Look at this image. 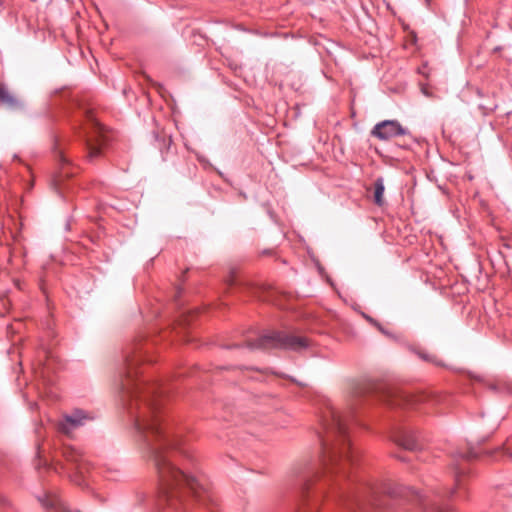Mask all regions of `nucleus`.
Masks as SVG:
<instances>
[{
  "label": "nucleus",
  "mask_w": 512,
  "mask_h": 512,
  "mask_svg": "<svg viewBox=\"0 0 512 512\" xmlns=\"http://www.w3.org/2000/svg\"><path fill=\"white\" fill-rule=\"evenodd\" d=\"M366 393L367 387L355 388L345 412L336 410L330 404L323 411L325 434L321 437L319 467L305 464L295 470L293 493L300 501V509L303 512H318L322 501L327 499L341 505L342 512H369V509H382L388 497L414 502L426 512H449L450 506L444 500L453 497L464 487L463 480L469 470L462 465V461L476 457L471 450L452 454L455 486L445 492L433 491L428 495L390 480L372 483L352 477L349 469L356 465L358 453L351 446L347 423L355 413L357 399Z\"/></svg>",
  "instance_id": "obj_1"
},
{
  "label": "nucleus",
  "mask_w": 512,
  "mask_h": 512,
  "mask_svg": "<svg viewBox=\"0 0 512 512\" xmlns=\"http://www.w3.org/2000/svg\"><path fill=\"white\" fill-rule=\"evenodd\" d=\"M142 359L141 351L126 355L120 391L134 428L154 460L161 497L174 508L184 505L189 496L204 502L208 498L205 477L197 471L188 451L181 447L180 439L164 425L160 407L163 391L156 383L137 379V366Z\"/></svg>",
  "instance_id": "obj_2"
},
{
  "label": "nucleus",
  "mask_w": 512,
  "mask_h": 512,
  "mask_svg": "<svg viewBox=\"0 0 512 512\" xmlns=\"http://www.w3.org/2000/svg\"><path fill=\"white\" fill-rule=\"evenodd\" d=\"M245 346L250 350L280 348L300 351L309 346V340L282 331H272L255 340H246Z\"/></svg>",
  "instance_id": "obj_3"
},
{
  "label": "nucleus",
  "mask_w": 512,
  "mask_h": 512,
  "mask_svg": "<svg viewBox=\"0 0 512 512\" xmlns=\"http://www.w3.org/2000/svg\"><path fill=\"white\" fill-rule=\"evenodd\" d=\"M86 123L83 126L87 158L93 161L101 155L107 141L104 127L95 119L91 111L85 112Z\"/></svg>",
  "instance_id": "obj_4"
},
{
  "label": "nucleus",
  "mask_w": 512,
  "mask_h": 512,
  "mask_svg": "<svg viewBox=\"0 0 512 512\" xmlns=\"http://www.w3.org/2000/svg\"><path fill=\"white\" fill-rule=\"evenodd\" d=\"M382 398L392 408H416L426 399V396L388 390L382 394Z\"/></svg>",
  "instance_id": "obj_5"
},
{
  "label": "nucleus",
  "mask_w": 512,
  "mask_h": 512,
  "mask_svg": "<svg viewBox=\"0 0 512 512\" xmlns=\"http://www.w3.org/2000/svg\"><path fill=\"white\" fill-rule=\"evenodd\" d=\"M407 134H409L408 129L403 127L397 120H383L377 123L371 130V135L381 141H388Z\"/></svg>",
  "instance_id": "obj_6"
},
{
  "label": "nucleus",
  "mask_w": 512,
  "mask_h": 512,
  "mask_svg": "<svg viewBox=\"0 0 512 512\" xmlns=\"http://www.w3.org/2000/svg\"><path fill=\"white\" fill-rule=\"evenodd\" d=\"M392 439L397 445L406 450L415 451L420 447L415 431L408 426H397Z\"/></svg>",
  "instance_id": "obj_7"
},
{
  "label": "nucleus",
  "mask_w": 512,
  "mask_h": 512,
  "mask_svg": "<svg viewBox=\"0 0 512 512\" xmlns=\"http://www.w3.org/2000/svg\"><path fill=\"white\" fill-rule=\"evenodd\" d=\"M89 416L83 410H74L70 414L63 417L58 423V430L64 434H70L74 429L82 426L85 421L89 420Z\"/></svg>",
  "instance_id": "obj_8"
},
{
  "label": "nucleus",
  "mask_w": 512,
  "mask_h": 512,
  "mask_svg": "<svg viewBox=\"0 0 512 512\" xmlns=\"http://www.w3.org/2000/svg\"><path fill=\"white\" fill-rule=\"evenodd\" d=\"M0 102L12 110L25 108L23 101L12 94L4 84H0Z\"/></svg>",
  "instance_id": "obj_9"
},
{
  "label": "nucleus",
  "mask_w": 512,
  "mask_h": 512,
  "mask_svg": "<svg viewBox=\"0 0 512 512\" xmlns=\"http://www.w3.org/2000/svg\"><path fill=\"white\" fill-rule=\"evenodd\" d=\"M385 191L384 181L382 178H377L374 182V201L377 205L381 206L384 202L383 195Z\"/></svg>",
  "instance_id": "obj_10"
},
{
  "label": "nucleus",
  "mask_w": 512,
  "mask_h": 512,
  "mask_svg": "<svg viewBox=\"0 0 512 512\" xmlns=\"http://www.w3.org/2000/svg\"><path fill=\"white\" fill-rule=\"evenodd\" d=\"M64 455L65 457L67 458L68 461H71V462H75L77 464V469L82 472V468H81V465L80 463H78L80 461V457L81 455L79 454L78 451H76L75 449L71 448V449H67L65 452H64Z\"/></svg>",
  "instance_id": "obj_11"
},
{
  "label": "nucleus",
  "mask_w": 512,
  "mask_h": 512,
  "mask_svg": "<svg viewBox=\"0 0 512 512\" xmlns=\"http://www.w3.org/2000/svg\"><path fill=\"white\" fill-rule=\"evenodd\" d=\"M57 158H58V161H59L60 165L62 166L59 177L61 178V177H64V176L65 177L70 176V173L65 170V167L69 165L68 159L64 156V154L62 152H58Z\"/></svg>",
  "instance_id": "obj_12"
},
{
  "label": "nucleus",
  "mask_w": 512,
  "mask_h": 512,
  "mask_svg": "<svg viewBox=\"0 0 512 512\" xmlns=\"http://www.w3.org/2000/svg\"><path fill=\"white\" fill-rule=\"evenodd\" d=\"M419 357L421 359H423L424 361H428V362H432V363H435L437 365H439L440 363L436 360V356L435 355H431L429 353H426V352H419L418 353Z\"/></svg>",
  "instance_id": "obj_13"
},
{
  "label": "nucleus",
  "mask_w": 512,
  "mask_h": 512,
  "mask_svg": "<svg viewBox=\"0 0 512 512\" xmlns=\"http://www.w3.org/2000/svg\"><path fill=\"white\" fill-rule=\"evenodd\" d=\"M146 500V494L144 492H138L136 494V501L141 504L144 503Z\"/></svg>",
  "instance_id": "obj_14"
},
{
  "label": "nucleus",
  "mask_w": 512,
  "mask_h": 512,
  "mask_svg": "<svg viewBox=\"0 0 512 512\" xmlns=\"http://www.w3.org/2000/svg\"><path fill=\"white\" fill-rule=\"evenodd\" d=\"M366 319L371 322L372 324H374L382 333H386L385 330L381 327V325L376 322L374 319H372L371 317L369 316H366Z\"/></svg>",
  "instance_id": "obj_15"
},
{
  "label": "nucleus",
  "mask_w": 512,
  "mask_h": 512,
  "mask_svg": "<svg viewBox=\"0 0 512 512\" xmlns=\"http://www.w3.org/2000/svg\"><path fill=\"white\" fill-rule=\"evenodd\" d=\"M7 500L4 496L0 495V504H6Z\"/></svg>",
  "instance_id": "obj_16"
}]
</instances>
